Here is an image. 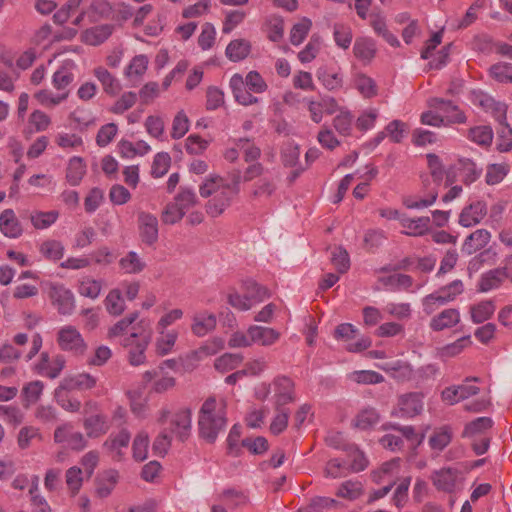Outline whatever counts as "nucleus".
Wrapping results in <instances>:
<instances>
[{
    "mask_svg": "<svg viewBox=\"0 0 512 512\" xmlns=\"http://www.w3.org/2000/svg\"><path fill=\"white\" fill-rule=\"evenodd\" d=\"M94 77L100 82L104 93L109 96H116L121 91L119 80L105 67L98 66L93 69Z\"/></svg>",
    "mask_w": 512,
    "mask_h": 512,
    "instance_id": "obj_31",
    "label": "nucleus"
},
{
    "mask_svg": "<svg viewBox=\"0 0 512 512\" xmlns=\"http://www.w3.org/2000/svg\"><path fill=\"white\" fill-rule=\"evenodd\" d=\"M59 217L57 211H36L31 213L30 221L35 229H46L54 224Z\"/></svg>",
    "mask_w": 512,
    "mask_h": 512,
    "instance_id": "obj_62",
    "label": "nucleus"
},
{
    "mask_svg": "<svg viewBox=\"0 0 512 512\" xmlns=\"http://www.w3.org/2000/svg\"><path fill=\"white\" fill-rule=\"evenodd\" d=\"M69 391L68 388H63V384L60 383L54 392L55 400L63 409L70 412H77L81 408V402L70 397Z\"/></svg>",
    "mask_w": 512,
    "mask_h": 512,
    "instance_id": "obj_57",
    "label": "nucleus"
},
{
    "mask_svg": "<svg viewBox=\"0 0 512 512\" xmlns=\"http://www.w3.org/2000/svg\"><path fill=\"white\" fill-rule=\"evenodd\" d=\"M312 27V21L308 18H302L295 23L290 31V42L294 46L300 45L307 37Z\"/></svg>",
    "mask_w": 512,
    "mask_h": 512,
    "instance_id": "obj_61",
    "label": "nucleus"
},
{
    "mask_svg": "<svg viewBox=\"0 0 512 512\" xmlns=\"http://www.w3.org/2000/svg\"><path fill=\"white\" fill-rule=\"evenodd\" d=\"M226 404L215 397L207 398L198 413L199 436L209 443H214L219 433L227 425Z\"/></svg>",
    "mask_w": 512,
    "mask_h": 512,
    "instance_id": "obj_2",
    "label": "nucleus"
},
{
    "mask_svg": "<svg viewBox=\"0 0 512 512\" xmlns=\"http://www.w3.org/2000/svg\"><path fill=\"white\" fill-rule=\"evenodd\" d=\"M76 64L72 60H66L54 72L52 76L53 87L58 91H67L66 89L73 83L75 79L74 70Z\"/></svg>",
    "mask_w": 512,
    "mask_h": 512,
    "instance_id": "obj_20",
    "label": "nucleus"
},
{
    "mask_svg": "<svg viewBox=\"0 0 512 512\" xmlns=\"http://www.w3.org/2000/svg\"><path fill=\"white\" fill-rule=\"evenodd\" d=\"M491 234L486 229H478L471 233L462 245V252L468 255L484 248L490 241Z\"/></svg>",
    "mask_w": 512,
    "mask_h": 512,
    "instance_id": "obj_33",
    "label": "nucleus"
},
{
    "mask_svg": "<svg viewBox=\"0 0 512 512\" xmlns=\"http://www.w3.org/2000/svg\"><path fill=\"white\" fill-rule=\"evenodd\" d=\"M233 143L240 147V150L244 155V161L246 163L257 162V160L260 158L261 149L256 146L249 138L242 137L234 139Z\"/></svg>",
    "mask_w": 512,
    "mask_h": 512,
    "instance_id": "obj_59",
    "label": "nucleus"
},
{
    "mask_svg": "<svg viewBox=\"0 0 512 512\" xmlns=\"http://www.w3.org/2000/svg\"><path fill=\"white\" fill-rule=\"evenodd\" d=\"M224 186H229V182L225 178L217 174H210L199 186V193L203 198L212 197L224 189Z\"/></svg>",
    "mask_w": 512,
    "mask_h": 512,
    "instance_id": "obj_43",
    "label": "nucleus"
},
{
    "mask_svg": "<svg viewBox=\"0 0 512 512\" xmlns=\"http://www.w3.org/2000/svg\"><path fill=\"white\" fill-rule=\"evenodd\" d=\"M44 390V384L40 380L26 383L22 388V401L25 408L35 404L41 397Z\"/></svg>",
    "mask_w": 512,
    "mask_h": 512,
    "instance_id": "obj_48",
    "label": "nucleus"
},
{
    "mask_svg": "<svg viewBox=\"0 0 512 512\" xmlns=\"http://www.w3.org/2000/svg\"><path fill=\"white\" fill-rule=\"evenodd\" d=\"M480 104L487 113H490L493 116L499 125L507 123L508 106L504 102H500L492 97L485 96L481 100Z\"/></svg>",
    "mask_w": 512,
    "mask_h": 512,
    "instance_id": "obj_40",
    "label": "nucleus"
},
{
    "mask_svg": "<svg viewBox=\"0 0 512 512\" xmlns=\"http://www.w3.org/2000/svg\"><path fill=\"white\" fill-rule=\"evenodd\" d=\"M138 316V312H133L117 321L108 329L107 338L110 340L118 337L123 339L124 337L128 336L130 334L129 330L130 328L132 329V325L138 319Z\"/></svg>",
    "mask_w": 512,
    "mask_h": 512,
    "instance_id": "obj_41",
    "label": "nucleus"
},
{
    "mask_svg": "<svg viewBox=\"0 0 512 512\" xmlns=\"http://www.w3.org/2000/svg\"><path fill=\"white\" fill-rule=\"evenodd\" d=\"M119 267L125 274H139L146 268V263L135 251H129L119 260Z\"/></svg>",
    "mask_w": 512,
    "mask_h": 512,
    "instance_id": "obj_45",
    "label": "nucleus"
},
{
    "mask_svg": "<svg viewBox=\"0 0 512 512\" xmlns=\"http://www.w3.org/2000/svg\"><path fill=\"white\" fill-rule=\"evenodd\" d=\"M230 87L235 100L244 106H249L258 102V99L252 95L251 91L245 86L241 75L235 74L230 79Z\"/></svg>",
    "mask_w": 512,
    "mask_h": 512,
    "instance_id": "obj_30",
    "label": "nucleus"
},
{
    "mask_svg": "<svg viewBox=\"0 0 512 512\" xmlns=\"http://www.w3.org/2000/svg\"><path fill=\"white\" fill-rule=\"evenodd\" d=\"M427 163L430 170V177L426 176L422 178V191L423 197L418 196H405L403 197L402 203L408 209H423L433 205L439 193V187L445 176V170L441 159L438 155L430 153L427 154Z\"/></svg>",
    "mask_w": 512,
    "mask_h": 512,
    "instance_id": "obj_1",
    "label": "nucleus"
},
{
    "mask_svg": "<svg viewBox=\"0 0 512 512\" xmlns=\"http://www.w3.org/2000/svg\"><path fill=\"white\" fill-rule=\"evenodd\" d=\"M251 52V44L246 39L232 40L226 47L225 54L230 61L244 60Z\"/></svg>",
    "mask_w": 512,
    "mask_h": 512,
    "instance_id": "obj_42",
    "label": "nucleus"
},
{
    "mask_svg": "<svg viewBox=\"0 0 512 512\" xmlns=\"http://www.w3.org/2000/svg\"><path fill=\"white\" fill-rule=\"evenodd\" d=\"M220 499L229 507V508H238L247 505L249 502L248 495L244 491L236 490V489H225L221 495Z\"/></svg>",
    "mask_w": 512,
    "mask_h": 512,
    "instance_id": "obj_60",
    "label": "nucleus"
},
{
    "mask_svg": "<svg viewBox=\"0 0 512 512\" xmlns=\"http://www.w3.org/2000/svg\"><path fill=\"white\" fill-rule=\"evenodd\" d=\"M273 386L275 391L276 406L282 407L295 400L294 382L289 377H276L273 380Z\"/></svg>",
    "mask_w": 512,
    "mask_h": 512,
    "instance_id": "obj_16",
    "label": "nucleus"
},
{
    "mask_svg": "<svg viewBox=\"0 0 512 512\" xmlns=\"http://www.w3.org/2000/svg\"><path fill=\"white\" fill-rule=\"evenodd\" d=\"M56 341L62 351L69 352L74 356H83L88 349L83 336L72 325L61 327L57 332Z\"/></svg>",
    "mask_w": 512,
    "mask_h": 512,
    "instance_id": "obj_5",
    "label": "nucleus"
},
{
    "mask_svg": "<svg viewBox=\"0 0 512 512\" xmlns=\"http://www.w3.org/2000/svg\"><path fill=\"white\" fill-rule=\"evenodd\" d=\"M157 332L159 333V336L157 337L155 342V351L157 355L165 356L172 351L178 338V333L175 330H163L162 332Z\"/></svg>",
    "mask_w": 512,
    "mask_h": 512,
    "instance_id": "obj_50",
    "label": "nucleus"
},
{
    "mask_svg": "<svg viewBox=\"0 0 512 512\" xmlns=\"http://www.w3.org/2000/svg\"><path fill=\"white\" fill-rule=\"evenodd\" d=\"M248 333L251 335L253 344L261 346H272L280 339V333L271 327L251 325L248 327Z\"/></svg>",
    "mask_w": 512,
    "mask_h": 512,
    "instance_id": "obj_24",
    "label": "nucleus"
},
{
    "mask_svg": "<svg viewBox=\"0 0 512 512\" xmlns=\"http://www.w3.org/2000/svg\"><path fill=\"white\" fill-rule=\"evenodd\" d=\"M152 331L148 322L140 320L132 327L130 334L120 339V345L128 350V362L132 366L146 363V350L150 344Z\"/></svg>",
    "mask_w": 512,
    "mask_h": 512,
    "instance_id": "obj_3",
    "label": "nucleus"
},
{
    "mask_svg": "<svg viewBox=\"0 0 512 512\" xmlns=\"http://www.w3.org/2000/svg\"><path fill=\"white\" fill-rule=\"evenodd\" d=\"M102 290V281L90 276L82 277L78 284V293L90 299H96Z\"/></svg>",
    "mask_w": 512,
    "mask_h": 512,
    "instance_id": "obj_54",
    "label": "nucleus"
},
{
    "mask_svg": "<svg viewBox=\"0 0 512 512\" xmlns=\"http://www.w3.org/2000/svg\"><path fill=\"white\" fill-rule=\"evenodd\" d=\"M50 125L51 118L44 111L36 109L29 115L23 135L28 139L35 133L46 131Z\"/></svg>",
    "mask_w": 512,
    "mask_h": 512,
    "instance_id": "obj_27",
    "label": "nucleus"
},
{
    "mask_svg": "<svg viewBox=\"0 0 512 512\" xmlns=\"http://www.w3.org/2000/svg\"><path fill=\"white\" fill-rule=\"evenodd\" d=\"M235 191L236 190H232L229 186H224V189L213 195L205 206L207 214L211 217L220 216L236 197Z\"/></svg>",
    "mask_w": 512,
    "mask_h": 512,
    "instance_id": "obj_12",
    "label": "nucleus"
},
{
    "mask_svg": "<svg viewBox=\"0 0 512 512\" xmlns=\"http://www.w3.org/2000/svg\"><path fill=\"white\" fill-rule=\"evenodd\" d=\"M495 304L492 300H484L470 306L471 320L475 324L489 320L495 312Z\"/></svg>",
    "mask_w": 512,
    "mask_h": 512,
    "instance_id": "obj_44",
    "label": "nucleus"
},
{
    "mask_svg": "<svg viewBox=\"0 0 512 512\" xmlns=\"http://www.w3.org/2000/svg\"><path fill=\"white\" fill-rule=\"evenodd\" d=\"M305 101L310 118L316 124L322 121L324 114L332 115L339 110L337 101L330 96L321 97L319 100L305 98Z\"/></svg>",
    "mask_w": 512,
    "mask_h": 512,
    "instance_id": "obj_11",
    "label": "nucleus"
},
{
    "mask_svg": "<svg viewBox=\"0 0 512 512\" xmlns=\"http://www.w3.org/2000/svg\"><path fill=\"white\" fill-rule=\"evenodd\" d=\"M68 96L69 91L54 94L48 89L39 90L34 94V98L37 100V102L46 108H53L61 104L68 98Z\"/></svg>",
    "mask_w": 512,
    "mask_h": 512,
    "instance_id": "obj_51",
    "label": "nucleus"
},
{
    "mask_svg": "<svg viewBox=\"0 0 512 512\" xmlns=\"http://www.w3.org/2000/svg\"><path fill=\"white\" fill-rule=\"evenodd\" d=\"M112 13V6L106 0H85V6L72 23L74 25H80L83 21L95 23L109 18Z\"/></svg>",
    "mask_w": 512,
    "mask_h": 512,
    "instance_id": "obj_6",
    "label": "nucleus"
},
{
    "mask_svg": "<svg viewBox=\"0 0 512 512\" xmlns=\"http://www.w3.org/2000/svg\"><path fill=\"white\" fill-rule=\"evenodd\" d=\"M0 232L10 239H18L23 235V225L13 209L7 208L0 213Z\"/></svg>",
    "mask_w": 512,
    "mask_h": 512,
    "instance_id": "obj_13",
    "label": "nucleus"
},
{
    "mask_svg": "<svg viewBox=\"0 0 512 512\" xmlns=\"http://www.w3.org/2000/svg\"><path fill=\"white\" fill-rule=\"evenodd\" d=\"M217 325L216 315L208 312H197L192 317L191 331L197 337H203L213 331Z\"/></svg>",
    "mask_w": 512,
    "mask_h": 512,
    "instance_id": "obj_17",
    "label": "nucleus"
},
{
    "mask_svg": "<svg viewBox=\"0 0 512 512\" xmlns=\"http://www.w3.org/2000/svg\"><path fill=\"white\" fill-rule=\"evenodd\" d=\"M192 428V412L188 407L177 409L171 416L170 429L173 434L182 442L186 441Z\"/></svg>",
    "mask_w": 512,
    "mask_h": 512,
    "instance_id": "obj_10",
    "label": "nucleus"
},
{
    "mask_svg": "<svg viewBox=\"0 0 512 512\" xmlns=\"http://www.w3.org/2000/svg\"><path fill=\"white\" fill-rule=\"evenodd\" d=\"M83 426L87 436L90 438H98L109 430L107 417L103 414H95L85 418Z\"/></svg>",
    "mask_w": 512,
    "mask_h": 512,
    "instance_id": "obj_36",
    "label": "nucleus"
},
{
    "mask_svg": "<svg viewBox=\"0 0 512 512\" xmlns=\"http://www.w3.org/2000/svg\"><path fill=\"white\" fill-rule=\"evenodd\" d=\"M379 281L389 291H409L414 283V279L407 274L396 273L381 277Z\"/></svg>",
    "mask_w": 512,
    "mask_h": 512,
    "instance_id": "obj_39",
    "label": "nucleus"
},
{
    "mask_svg": "<svg viewBox=\"0 0 512 512\" xmlns=\"http://www.w3.org/2000/svg\"><path fill=\"white\" fill-rule=\"evenodd\" d=\"M318 80L328 90L340 89L343 85V76L340 68L335 65H323L316 72Z\"/></svg>",
    "mask_w": 512,
    "mask_h": 512,
    "instance_id": "obj_19",
    "label": "nucleus"
},
{
    "mask_svg": "<svg viewBox=\"0 0 512 512\" xmlns=\"http://www.w3.org/2000/svg\"><path fill=\"white\" fill-rule=\"evenodd\" d=\"M423 398V394L419 392L400 395L393 414L406 419L419 415L423 410Z\"/></svg>",
    "mask_w": 512,
    "mask_h": 512,
    "instance_id": "obj_7",
    "label": "nucleus"
},
{
    "mask_svg": "<svg viewBox=\"0 0 512 512\" xmlns=\"http://www.w3.org/2000/svg\"><path fill=\"white\" fill-rule=\"evenodd\" d=\"M107 312L113 316L121 315L125 310V301L122 297L120 289L115 288L109 291L104 300Z\"/></svg>",
    "mask_w": 512,
    "mask_h": 512,
    "instance_id": "obj_56",
    "label": "nucleus"
},
{
    "mask_svg": "<svg viewBox=\"0 0 512 512\" xmlns=\"http://www.w3.org/2000/svg\"><path fill=\"white\" fill-rule=\"evenodd\" d=\"M460 312L456 308H447L431 318L429 327L435 332L452 328L460 322Z\"/></svg>",
    "mask_w": 512,
    "mask_h": 512,
    "instance_id": "obj_21",
    "label": "nucleus"
},
{
    "mask_svg": "<svg viewBox=\"0 0 512 512\" xmlns=\"http://www.w3.org/2000/svg\"><path fill=\"white\" fill-rule=\"evenodd\" d=\"M458 479V470L455 468H442L432 475V482L439 491L447 493L454 492Z\"/></svg>",
    "mask_w": 512,
    "mask_h": 512,
    "instance_id": "obj_18",
    "label": "nucleus"
},
{
    "mask_svg": "<svg viewBox=\"0 0 512 512\" xmlns=\"http://www.w3.org/2000/svg\"><path fill=\"white\" fill-rule=\"evenodd\" d=\"M466 137L480 146H490L493 140V130L490 126L481 125L470 128Z\"/></svg>",
    "mask_w": 512,
    "mask_h": 512,
    "instance_id": "obj_52",
    "label": "nucleus"
},
{
    "mask_svg": "<svg viewBox=\"0 0 512 512\" xmlns=\"http://www.w3.org/2000/svg\"><path fill=\"white\" fill-rule=\"evenodd\" d=\"M86 174V165L81 157L74 156L69 160L66 179L71 186H77Z\"/></svg>",
    "mask_w": 512,
    "mask_h": 512,
    "instance_id": "obj_46",
    "label": "nucleus"
},
{
    "mask_svg": "<svg viewBox=\"0 0 512 512\" xmlns=\"http://www.w3.org/2000/svg\"><path fill=\"white\" fill-rule=\"evenodd\" d=\"M401 226L405 229L402 234L413 237H421L430 231L431 220L428 216L416 218L402 217Z\"/></svg>",
    "mask_w": 512,
    "mask_h": 512,
    "instance_id": "obj_23",
    "label": "nucleus"
},
{
    "mask_svg": "<svg viewBox=\"0 0 512 512\" xmlns=\"http://www.w3.org/2000/svg\"><path fill=\"white\" fill-rule=\"evenodd\" d=\"M452 438V428L449 425H444L433 431L429 437L428 444L430 448L438 454L451 443Z\"/></svg>",
    "mask_w": 512,
    "mask_h": 512,
    "instance_id": "obj_38",
    "label": "nucleus"
},
{
    "mask_svg": "<svg viewBox=\"0 0 512 512\" xmlns=\"http://www.w3.org/2000/svg\"><path fill=\"white\" fill-rule=\"evenodd\" d=\"M114 26L112 24H103L86 29L82 35V41L85 44L97 46L107 40L113 33Z\"/></svg>",
    "mask_w": 512,
    "mask_h": 512,
    "instance_id": "obj_32",
    "label": "nucleus"
},
{
    "mask_svg": "<svg viewBox=\"0 0 512 512\" xmlns=\"http://www.w3.org/2000/svg\"><path fill=\"white\" fill-rule=\"evenodd\" d=\"M458 175L465 184L475 182L481 175L482 169L470 159H460L458 162Z\"/></svg>",
    "mask_w": 512,
    "mask_h": 512,
    "instance_id": "obj_49",
    "label": "nucleus"
},
{
    "mask_svg": "<svg viewBox=\"0 0 512 512\" xmlns=\"http://www.w3.org/2000/svg\"><path fill=\"white\" fill-rule=\"evenodd\" d=\"M353 115L348 110H340L333 118V127L342 136H349L352 130Z\"/></svg>",
    "mask_w": 512,
    "mask_h": 512,
    "instance_id": "obj_63",
    "label": "nucleus"
},
{
    "mask_svg": "<svg viewBox=\"0 0 512 512\" xmlns=\"http://www.w3.org/2000/svg\"><path fill=\"white\" fill-rule=\"evenodd\" d=\"M486 214V204L482 201L474 202L462 210L459 216V224L463 227L474 226L478 224Z\"/></svg>",
    "mask_w": 512,
    "mask_h": 512,
    "instance_id": "obj_26",
    "label": "nucleus"
},
{
    "mask_svg": "<svg viewBox=\"0 0 512 512\" xmlns=\"http://www.w3.org/2000/svg\"><path fill=\"white\" fill-rule=\"evenodd\" d=\"M489 75L499 83H512V64L498 62L489 68Z\"/></svg>",
    "mask_w": 512,
    "mask_h": 512,
    "instance_id": "obj_64",
    "label": "nucleus"
},
{
    "mask_svg": "<svg viewBox=\"0 0 512 512\" xmlns=\"http://www.w3.org/2000/svg\"><path fill=\"white\" fill-rule=\"evenodd\" d=\"M509 276V268L499 267L482 274L478 289L481 292H488L490 290L498 288L502 282Z\"/></svg>",
    "mask_w": 512,
    "mask_h": 512,
    "instance_id": "obj_25",
    "label": "nucleus"
},
{
    "mask_svg": "<svg viewBox=\"0 0 512 512\" xmlns=\"http://www.w3.org/2000/svg\"><path fill=\"white\" fill-rule=\"evenodd\" d=\"M430 105L445 114L448 124H464L467 121L465 113L450 100L433 98Z\"/></svg>",
    "mask_w": 512,
    "mask_h": 512,
    "instance_id": "obj_15",
    "label": "nucleus"
},
{
    "mask_svg": "<svg viewBox=\"0 0 512 512\" xmlns=\"http://www.w3.org/2000/svg\"><path fill=\"white\" fill-rule=\"evenodd\" d=\"M148 63L149 60L146 55H136L126 67L125 76L131 81L140 80L147 71Z\"/></svg>",
    "mask_w": 512,
    "mask_h": 512,
    "instance_id": "obj_47",
    "label": "nucleus"
},
{
    "mask_svg": "<svg viewBox=\"0 0 512 512\" xmlns=\"http://www.w3.org/2000/svg\"><path fill=\"white\" fill-rule=\"evenodd\" d=\"M37 247L39 253L45 260L57 262L64 256V245L58 240L46 239L38 243Z\"/></svg>",
    "mask_w": 512,
    "mask_h": 512,
    "instance_id": "obj_37",
    "label": "nucleus"
},
{
    "mask_svg": "<svg viewBox=\"0 0 512 512\" xmlns=\"http://www.w3.org/2000/svg\"><path fill=\"white\" fill-rule=\"evenodd\" d=\"M34 441H42L40 429L35 426L22 427L17 435V444L21 450L30 448Z\"/></svg>",
    "mask_w": 512,
    "mask_h": 512,
    "instance_id": "obj_55",
    "label": "nucleus"
},
{
    "mask_svg": "<svg viewBox=\"0 0 512 512\" xmlns=\"http://www.w3.org/2000/svg\"><path fill=\"white\" fill-rule=\"evenodd\" d=\"M354 56L364 64L370 63L376 55V45L373 39L357 38L353 46Z\"/></svg>",
    "mask_w": 512,
    "mask_h": 512,
    "instance_id": "obj_35",
    "label": "nucleus"
},
{
    "mask_svg": "<svg viewBox=\"0 0 512 512\" xmlns=\"http://www.w3.org/2000/svg\"><path fill=\"white\" fill-rule=\"evenodd\" d=\"M244 360V356L240 353H224L217 357L214 361V367L221 373L236 369Z\"/></svg>",
    "mask_w": 512,
    "mask_h": 512,
    "instance_id": "obj_53",
    "label": "nucleus"
},
{
    "mask_svg": "<svg viewBox=\"0 0 512 512\" xmlns=\"http://www.w3.org/2000/svg\"><path fill=\"white\" fill-rule=\"evenodd\" d=\"M479 382L478 377H467L461 385L446 387L441 393V399L449 405H454L471 396L477 395L480 389L477 386L469 385L468 382Z\"/></svg>",
    "mask_w": 512,
    "mask_h": 512,
    "instance_id": "obj_8",
    "label": "nucleus"
},
{
    "mask_svg": "<svg viewBox=\"0 0 512 512\" xmlns=\"http://www.w3.org/2000/svg\"><path fill=\"white\" fill-rule=\"evenodd\" d=\"M65 367V360L62 356L55 357L52 361L48 353L44 352L36 365L37 372L50 379L57 378Z\"/></svg>",
    "mask_w": 512,
    "mask_h": 512,
    "instance_id": "obj_22",
    "label": "nucleus"
},
{
    "mask_svg": "<svg viewBox=\"0 0 512 512\" xmlns=\"http://www.w3.org/2000/svg\"><path fill=\"white\" fill-rule=\"evenodd\" d=\"M119 474L116 470L109 469L100 473L95 482V493L99 498L108 497L118 483Z\"/></svg>",
    "mask_w": 512,
    "mask_h": 512,
    "instance_id": "obj_29",
    "label": "nucleus"
},
{
    "mask_svg": "<svg viewBox=\"0 0 512 512\" xmlns=\"http://www.w3.org/2000/svg\"><path fill=\"white\" fill-rule=\"evenodd\" d=\"M241 287L249 302L252 303V306L261 303L270 297L268 288L257 283L253 279L244 280Z\"/></svg>",
    "mask_w": 512,
    "mask_h": 512,
    "instance_id": "obj_34",
    "label": "nucleus"
},
{
    "mask_svg": "<svg viewBox=\"0 0 512 512\" xmlns=\"http://www.w3.org/2000/svg\"><path fill=\"white\" fill-rule=\"evenodd\" d=\"M45 290L52 305L61 315H71L75 309V298L70 289L63 283L48 281Z\"/></svg>",
    "mask_w": 512,
    "mask_h": 512,
    "instance_id": "obj_4",
    "label": "nucleus"
},
{
    "mask_svg": "<svg viewBox=\"0 0 512 512\" xmlns=\"http://www.w3.org/2000/svg\"><path fill=\"white\" fill-rule=\"evenodd\" d=\"M97 382L98 379L96 376L82 372L65 377L61 381V384H63V388H68V390L86 391L96 387Z\"/></svg>",
    "mask_w": 512,
    "mask_h": 512,
    "instance_id": "obj_28",
    "label": "nucleus"
},
{
    "mask_svg": "<svg viewBox=\"0 0 512 512\" xmlns=\"http://www.w3.org/2000/svg\"><path fill=\"white\" fill-rule=\"evenodd\" d=\"M130 438L128 430L122 429L116 434H110L104 441L103 448L111 455L113 460L120 461L124 456L122 449L128 447Z\"/></svg>",
    "mask_w": 512,
    "mask_h": 512,
    "instance_id": "obj_14",
    "label": "nucleus"
},
{
    "mask_svg": "<svg viewBox=\"0 0 512 512\" xmlns=\"http://www.w3.org/2000/svg\"><path fill=\"white\" fill-rule=\"evenodd\" d=\"M137 223L141 241L148 246L154 245L159 235L157 217L149 212L140 211L137 215Z\"/></svg>",
    "mask_w": 512,
    "mask_h": 512,
    "instance_id": "obj_9",
    "label": "nucleus"
},
{
    "mask_svg": "<svg viewBox=\"0 0 512 512\" xmlns=\"http://www.w3.org/2000/svg\"><path fill=\"white\" fill-rule=\"evenodd\" d=\"M354 85L365 98H372L377 95V85L375 81L364 73H357L354 76Z\"/></svg>",
    "mask_w": 512,
    "mask_h": 512,
    "instance_id": "obj_58",
    "label": "nucleus"
}]
</instances>
